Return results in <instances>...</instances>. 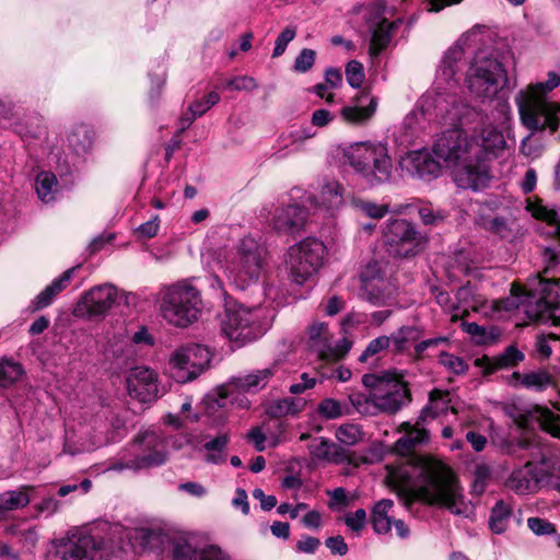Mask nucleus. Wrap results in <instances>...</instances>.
Segmentation results:
<instances>
[{
	"mask_svg": "<svg viewBox=\"0 0 560 560\" xmlns=\"http://www.w3.org/2000/svg\"><path fill=\"white\" fill-rule=\"evenodd\" d=\"M504 145L502 132L492 126L481 128L471 137L463 129H448L435 140L433 152L453 168L457 187L478 191L490 182L486 160L497 155Z\"/></svg>",
	"mask_w": 560,
	"mask_h": 560,
	"instance_id": "1",
	"label": "nucleus"
},
{
	"mask_svg": "<svg viewBox=\"0 0 560 560\" xmlns=\"http://www.w3.org/2000/svg\"><path fill=\"white\" fill-rule=\"evenodd\" d=\"M413 469L416 485L427 503L443 506L458 516L468 517L472 513V504L465 499L456 477L445 464L421 459Z\"/></svg>",
	"mask_w": 560,
	"mask_h": 560,
	"instance_id": "2",
	"label": "nucleus"
},
{
	"mask_svg": "<svg viewBox=\"0 0 560 560\" xmlns=\"http://www.w3.org/2000/svg\"><path fill=\"white\" fill-rule=\"evenodd\" d=\"M560 85V75L550 71L546 82H537L527 91H520L515 97L523 125L532 130L559 128L560 104L551 102L546 94Z\"/></svg>",
	"mask_w": 560,
	"mask_h": 560,
	"instance_id": "3",
	"label": "nucleus"
},
{
	"mask_svg": "<svg viewBox=\"0 0 560 560\" xmlns=\"http://www.w3.org/2000/svg\"><path fill=\"white\" fill-rule=\"evenodd\" d=\"M469 92L477 98L491 100L508 83L506 71L491 46L478 48L466 74Z\"/></svg>",
	"mask_w": 560,
	"mask_h": 560,
	"instance_id": "4",
	"label": "nucleus"
},
{
	"mask_svg": "<svg viewBox=\"0 0 560 560\" xmlns=\"http://www.w3.org/2000/svg\"><path fill=\"white\" fill-rule=\"evenodd\" d=\"M362 384L371 389L373 408L381 412L394 415L411 401L407 383L395 371L364 374Z\"/></svg>",
	"mask_w": 560,
	"mask_h": 560,
	"instance_id": "5",
	"label": "nucleus"
},
{
	"mask_svg": "<svg viewBox=\"0 0 560 560\" xmlns=\"http://www.w3.org/2000/svg\"><path fill=\"white\" fill-rule=\"evenodd\" d=\"M346 156L369 186L382 185L392 178V161L387 148L382 143H355L347 151Z\"/></svg>",
	"mask_w": 560,
	"mask_h": 560,
	"instance_id": "6",
	"label": "nucleus"
},
{
	"mask_svg": "<svg viewBox=\"0 0 560 560\" xmlns=\"http://www.w3.org/2000/svg\"><path fill=\"white\" fill-rule=\"evenodd\" d=\"M265 249L252 237L241 240L225 260L229 280L240 290L258 283L262 270Z\"/></svg>",
	"mask_w": 560,
	"mask_h": 560,
	"instance_id": "7",
	"label": "nucleus"
},
{
	"mask_svg": "<svg viewBox=\"0 0 560 560\" xmlns=\"http://www.w3.org/2000/svg\"><path fill=\"white\" fill-rule=\"evenodd\" d=\"M163 317L178 327H186L197 320L201 311V299L198 290L186 283L178 282L162 291L160 306Z\"/></svg>",
	"mask_w": 560,
	"mask_h": 560,
	"instance_id": "8",
	"label": "nucleus"
},
{
	"mask_svg": "<svg viewBox=\"0 0 560 560\" xmlns=\"http://www.w3.org/2000/svg\"><path fill=\"white\" fill-rule=\"evenodd\" d=\"M526 315L535 322L560 325L555 310L560 304V279L547 280L540 276L529 280L526 289Z\"/></svg>",
	"mask_w": 560,
	"mask_h": 560,
	"instance_id": "9",
	"label": "nucleus"
},
{
	"mask_svg": "<svg viewBox=\"0 0 560 560\" xmlns=\"http://www.w3.org/2000/svg\"><path fill=\"white\" fill-rule=\"evenodd\" d=\"M383 238L389 255L408 258L418 255L428 243L415 223L406 219H389L383 229Z\"/></svg>",
	"mask_w": 560,
	"mask_h": 560,
	"instance_id": "10",
	"label": "nucleus"
},
{
	"mask_svg": "<svg viewBox=\"0 0 560 560\" xmlns=\"http://www.w3.org/2000/svg\"><path fill=\"white\" fill-rule=\"evenodd\" d=\"M325 250L324 243L313 237L291 246L285 260L291 281L299 285L307 282L320 268Z\"/></svg>",
	"mask_w": 560,
	"mask_h": 560,
	"instance_id": "11",
	"label": "nucleus"
},
{
	"mask_svg": "<svg viewBox=\"0 0 560 560\" xmlns=\"http://www.w3.org/2000/svg\"><path fill=\"white\" fill-rule=\"evenodd\" d=\"M259 313V307L228 308L221 319L223 335L238 347L258 339L265 334Z\"/></svg>",
	"mask_w": 560,
	"mask_h": 560,
	"instance_id": "12",
	"label": "nucleus"
},
{
	"mask_svg": "<svg viewBox=\"0 0 560 560\" xmlns=\"http://www.w3.org/2000/svg\"><path fill=\"white\" fill-rule=\"evenodd\" d=\"M133 458L118 460L108 469L121 471L124 469L141 470L161 466L166 462L167 453L164 441L154 432H143L136 436L133 444Z\"/></svg>",
	"mask_w": 560,
	"mask_h": 560,
	"instance_id": "13",
	"label": "nucleus"
},
{
	"mask_svg": "<svg viewBox=\"0 0 560 560\" xmlns=\"http://www.w3.org/2000/svg\"><path fill=\"white\" fill-rule=\"evenodd\" d=\"M210 350L201 345H187L178 348L171 357L172 376L178 383L195 380L209 365Z\"/></svg>",
	"mask_w": 560,
	"mask_h": 560,
	"instance_id": "14",
	"label": "nucleus"
},
{
	"mask_svg": "<svg viewBox=\"0 0 560 560\" xmlns=\"http://www.w3.org/2000/svg\"><path fill=\"white\" fill-rule=\"evenodd\" d=\"M125 294L110 283L96 285L86 291L74 310L77 316L103 317Z\"/></svg>",
	"mask_w": 560,
	"mask_h": 560,
	"instance_id": "15",
	"label": "nucleus"
},
{
	"mask_svg": "<svg viewBox=\"0 0 560 560\" xmlns=\"http://www.w3.org/2000/svg\"><path fill=\"white\" fill-rule=\"evenodd\" d=\"M96 550L93 536L72 533L60 539L56 553L62 560H94Z\"/></svg>",
	"mask_w": 560,
	"mask_h": 560,
	"instance_id": "16",
	"label": "nucleus"
},
{
	"mask_svg": "<svg viewBox=\"0 0 560 560\" xmlns=\"http://www.w3.org/2000/svg\"><path fill=\"white\" fill-rule=\"evenodd\" d=\"M127 389L142 402L155 399L159 392L156 373L147 366L133 368L127 377Z\"/></svg>",
	"mask_w": 560,
	"mask_h": 560,
	"instance_id": "17",
	"label": "nucleus"
},
{
	"mask_svg": "<svg viewBox=\"0 0 560 560\" xmlns=\"http://www.w3.org/2000/svg\"><path fill=\"white\" fill-rule=\"evenodd\" d=\"M366 23L368 30L371 33L370 54L376 56L389 44L393 33L398 27L400 20L388 22L377 8L369 13Z\"/></svg>",
	"mask_w": 560,
	"mask_h": 560,
	"instance_id": "18",
	"label": "nucleus"
},
{
	"mask_svg": "<svg viewBox=\"0 0 560 560\" xmlns=\"http://www.w3.org/2000/svg\"><path fill=\"white\" fill-rule=\"evenodd\" d=\"M477 37L478 34L475 31H471L463 35L455 45L446 51L438 72L441 80L446 83H451L455 80V77L460 69L459 62L463 60L466 49L469 48L471 44H476L478 42Z\"/></svg>",
	"mask_w": 560,
	"mask_h": 560,
	"instance_id": "19",
	"label": "nucleus"
},
{
	"mask_svg": "<svg viewBox=\"0 0 560 560\" xmlns=\"http://www.w3.org/2000/svg\"><path fill=\"white\" fill-rule=\"evenodd\" d=\"M544 482H546L544 466L537 468L530 462H527L523 467L512 471L506 480V487L518 494H527L544 487Z\"/></svg>",
	"mask_w": 560,
	"mask_h": 560,
	"instance_id": "20",
	"label": "nucleus"
},
{
	"mask_svg": "<svg viewBox=\"0 0 560 560\" xmlns=\"http://www.w3.org/2000/svg\"><path fill=\"white\" fill-rule=\"evenodd\" d=\"M401 165L412 177L427 182L436 178L441 173L440 162L424 151L409 153Z\"/></svg>",
	"mask_w": 560,
	"mask_h": 560,
	"instance_id": "21",
	"label": "nucleus"
},
{
	"mask_svg": "<svg viewBox=\"0 0 560 560\" xmlns=\"http://www.w3.org/2000/svg\"><path fill=\"white\" fill-rule=\"evenodd\" d=\"M425 424H420L419 418L411 424L410 422H402L400 424L404 435L395 443V451L407 456L416 451L418 447L429 442V431L425 429Z\"/></svg>",
	"mask_w": 560,
	"mask_h": 560,
	"instance_id": "22",
	"label": "nucleus"
},
{
	"mask_svg": "<svg viewBox=\"0 0 560 560\" xmlns=\"http://www.w3.org/2000/svg\"><path fill=\"white\" fill-rule=\"evenodd\" d=\"M279 362L273 361L268 366L256 369L243 376L234 377L232 384L236 389L246 393H258L264 389L279 371Z\"/></svg>",
	"mask_w": 560,
	"mask_h": 560,
	"instance_id": "23",
	"label": "nucleus"
},
{
	"mask_svg": "<svg viewBox=\"0 0 560 560\" xmlns=\"http://www.w3.org/2000/svg\"><path fill=\"white\" fill-rule=\"evenodd\" d=\"M307 215V210L300 205L280 207L273 217V228L278 232L294 233L305 225Z\"/></svg>",
	"mask_w": 560,
	"mask_h": 560,
	"instance_id": "24",
	"label": "nucleus"
},
{
	"mask_svg": "<svg viewBox=\"0 0 560 560\" xmlns=\"http://www.w3.org/2000/svg\"><path fill=\"white\" fill-rule=\"evenodd\" d=\"M450 107L445 112V120L453 126L452 129H463L475 122H479L483 119L480 112L468 105L462 100L453 97L451 101H446Z\"/></svg>",
	"mask_w": 560,
	"mask_h": 560,
	"instance_id": "25",
	"label": "nucleus"
},
{
	"mask_svg": "<svg viewBox=\"0 0 560 560\" xmlns=\"http://www.w3.org/2000/svg\"><path fill=\"white\" fill-rule=\"evenodd\" d=\"M377 108V98L368 91H362L354 100L353 105L345 106L341 116L348 122L360 124L369 120Z\"/></svg>",
	"mask_w": 560,
	"mask_h": 560,
	"instance_id": "26",
	"label": "nucleus"
},
{
	"mask_svg": "<svg viewBox=\"0 0 560 560\" xmlns=\"http://www.w3.org/2000/svg\"><path fill=\"white\" fill-rule=\"evenodd\" d=\"M524 354L516 347L509 346L504 352L495 358L483 355L475 360V365L482 369L485 375H490L497 370L510 369L524 360Z\"/></svg>",
	"mask_w": 560,
	"mask_h": 560,
	"instance_id": "27",
	"label": "nucleus"
},
{
	"mask_svg": "<svg viewBox=\"0 0 560 560\" xmlns=\"http://www.w3.org/2000/svg\"><path fill=\"white\" fill-rule=\"evenodd\" d=\"M533 457L544 466L546 482L544 487H549L560 491V455L556 454L549 447H541L537 454L532 453Z\"/></svg>",
	"mask_w": 560,
	"mask_h": 560,
	"instance_id": "28",
	"label": "nucleus"
},
{
	"mask_svg": "<svg viewBox=\"0 0 560 560\" xmlns=\"http://www.w3.org/2000/svg\"><path fill=\"white\" fill-rule=\"evenodd\" d=\"M508 383L514 387L521 385L527 389L541 392L553 384V378L547 371L537 370L524 374L514 372L509 376Z\"/></svg>",
	"mask_w": 560,
	"mask_h": 560,
	"instance_id": "29",
	"label": "nucleus"
},
{
	"mask_svg": "<svg viewBox=\"0 0 560 560\" xmlns=\"http://www.w3.org/2000/svg\"><path fill=\"white\" fill-rule=\"evenodd\" d=\"M307 448L310 454L318 459L343 463L348 458L346 450L324 438L313 439Z\"/></svg>",
	"mask_w": 560,
	"mask_h": 560,
	"instance_id": "30",
	"label": "nucleus"
},
{
	"mask_svg": "<svg viewBox=\"0 0 560 560\" xmlns=\"http://www.w3.org/2000/svg\"><path fill=\"white\" fill-rule=\"evenodd\" d=\"M79 266L67 269L49 285H47L34 301L35 310H42L50 305L58 293L67 288Z\"/></svg>",
	"mask_w": 560,
	"mask_h": 560,
	"instance_id": "31",
	"label": "nucleus"
},
{
	"mask_svg": "<svg viewBox=\"0 0 560 560\" xmlns=\"http://www.w3.org/2000/svg\"><path fill=\"white\" fill-rule=\"evenodd\" d=\"M94 140L95 132L93 128L85 124L74 126L68 136L69 147L78 155L89 153Z\"/></svg>",
	"mask_w": 560,
	"mask_h": 560,
	"instance_id": "32",
	"label": "nucleus"
},
{
	"mask_svg": "<svg viewBox=\"0 0 560 560\" xmlns=\"http://www.w3.org/2000/svg\"><path fill=\"white\" fill-rule=\"evenodd\" d=\"M31 490H33V486L25 485L16 490L0 493V514L25 508L31 501Z\"/></svg>",
	"mask_w": 560,
	"mask_h": 560,
	"instance_id": "33",
	"label": "nucleus"
},
{
	"mask_svg": "<svg viewBox=\"0 0 560 560\" xmlns=\"http://www.w3.org/2000/svg\"><path fill=\"white\" fill-rule=\"evenodd\" d=\"M305 406L304 398L284 397L271 401L266 408V413L271 418L294 416L304 410Z\"/></svg>",
	"mask_w": 560,
	"mask_h": 560,
	"instance_id": "34",
	"label": "nucleus"
},
{
	"mask_svg": "<svg viewBox=\"0 0 560 560\" xmlns=\"http://www.w3.org/2000/svg\"><path fill=\"white\" fill-rule=\"evenodd\" d=\"M450 393L434 389L430 393L429 404L422 409L419 420L420 424L427 423L430 419H435L445 413L450 408Z\"/></svg>",
	"mask_w": 560,
	"mask_h": 560,
	"instance_id": "35",
	"label": "nucleus"
},
{
	"mask_svg": "<svg viewBox=\"0 0 560 560\" xmlns=\"http://www.w3.org/2000/svg\"><path fill=\"white\" fill-rule=\"evenodd\" d=\"M529 415L540 429L551 436L560 439V415L553 413L551 410L541 406L533 407Z\"/></svg>",
	"mask_w": 560,
	"mask_h": 560,
	"instance_id": "36",
	"label": "nucleus"
},
{
	"mask_svg": "<svg viewBox=\"0 0 560 560\" xmlns=\"http://www.w3.org/2000/svg\"><path fill=\"white\" fill-rule=\"evenodd\" d=\"M394 502L389 499L378 501L372 510L373 528L377 534H387L392 528L393 518L388 516Z\"/></svg>",
	"mask_w": 560,
	"mask_h": 560,
	"instance_id": "37",
	"label": "nucleus"
},
{
	"mask_svg": "<svg viewBox=\"0 0 560 560\" xmlns=\"http://www.w3.org/2000/svg\"><path fill=\"white\" fill-rule=\"evenodd\" d=\"M132 538L144 549H160L166 539V535L158 528L140 527L135 530Z\"/></svg>",
	"mask_w": 560,
	"mask_h": 560,
	"instance_id": "38",
	"label": "nucleus"
},
{
	"mask_svg": "<svg viewBox=\"0 0 560 560\" xmlns=\"http://www.w3.org/2000/svg\"><path fill=\"white\" fill-rule=\"evenodd\" d=\"M388 337L393 343L394 351L402 353L410 343L420 339L421 331L416 326H401Z\"/></svg>",
	"mask_w": 560,
	"mask_h": 560,
	"instance_id": "39",
	"label": "nucleus"
},
{
	"mask_svg": "<svg viewBox=\"0 0 560 560\" xmlns=\"http://www.w3.org/2000/svg\"><path fill=\"white\" fill-rule=\"evenodd\" d=\"M512 516L511 506L504 501L500 500L491 510L489 518V526L495 534H502L509 526Z\"/></svg>",
	"mask_w": 560,
	"mask_h": 560,
	"instance_id": "40",
	"label": "nucleus"
},
{
	"mask_svg": "<svg viewBox=\"0 0 560 560\" xmlns=\"http://www.w3.org/2000/svg\"><path fill=\"white\" fill-rule=\"evenodd\" d=\"M311 347L322 359L324 352L330 349V335L328 326L324 323L313 324L308 329Z\"/></svg>",
	"mask_w": 560,
	"mask_h": 560,
	"instance_id": "41",
	"label": "nucleus"
},
{
	"mask_svg": "<svg viewBox=\"0 0 560 560\" xmlns=\"http://www.w3.org/2000/svg\"><path fill=\"white\" fill-rule=\"evenodd\" d=\"M56 176L50 172H40L36 176L35 189L43 202H50L55 199Z\"/></svg>",
	"mask_w": 560,
	"mask_h": 560,
	"instance_id": "42",
	"label": "nucleus"
},
{
	"mask_svg": "<svg viewBox=\"0 0 560 560\" xmlns=\"http://www.w3.org/2000/svg\"><path fill=\"white\" fill-rule=\"evenodd\" d=\"M351 203L355 211L375 220L384 218L389 211L388 206L385 203L381 205L360 198H353Z\"/></svg>",
	"mask_w": 560,
	"mask_h": 560,
	"instance_id": "43",
	"label": "nucleus"
},
{
	"mask_svg": "<svg viewBox=\"0 0 560 560\" xmlns=\"http://www.w3.org/2000/svg\"><path fill=\"white\" fill-rule=\"evenodd\" d=\"M320 200L324 207L329 210L339 208L342 205V187L338 182H327L320 191Z\"/></svg>",
	"mask_w": 560,
	"mask_h": 560,
	"instance_id": "44",
	"label": "nucleus"
},
{
	"mask_svg": "<svg viewBox=\"0 0 560 560\" xmlns=\"http://www.w3.org/2000/svg\"><path fill=\"white\" fill-rule=\"evenodd\" d=\"M230 441V436L228 433L219 434L217 438L205 443L203 447L208 452L206 456V462L211 464H219L225 460L222 452L226 447Z\"/></svg>",
	"mask_w": 560,
	"mask_h": 560,
	"instance_id": "45",
	"label": "nucleus"
},
{
	"mask_svg": "<svg viewBox=\"0 0 560 560\" xmlns=\"http://www.w3.org/2000/svg\"><path fill=\"white\" fill-rule=\"evenodd\" d=\"M390 343V338L388 336H380L372 339L358 360L360 362H369L370 360L376 361L381 358V354L389 348Z\"/></svg>",
	"mask_w": 560,
	"mask_h": 560,
	"instance_id": "46",
	"label": "nucleus"
},
{
	"mask_svg": "<svg viewBox=\"0 0 560 560\" xmlns=\"http://www.w3.org/2000/svg\"><path fill=\"white\" fill-rule=\"evenodd\" d=\"M23 374V366L12 360L0 361V387H8L15 383Z\"/></svg>",
	"mask_w": 560,
	"mask_h": 560,
	"instance_id": "47",
	"label": "nucleus"
},
{
	"mask_svg": "<svg viewBox=\"0 0 560 560\" xmlns=\"http://www.w3.org/2000/svg\"><path fill=\"white\" fill-rule=\"evenodd\" d=\"M336 438L340 443L351 446L362 439V431L357 424H342L338 428Z\"/></svg>",
	"mask_w": 560,
	"mask_h": 560,
	"instance_id": "48",
	"label": "nucleus"
},
{
	"mask_svg": "<svg viewBox=\"0 0 560 560\" xmlns=\"http://www.w3.org/2000/svg\"><path fill=\"white\" fill-rule=\"evenodd\" d=\"M491 468L486 464H479L474 470L472 493L480 495L485 492L491 479Z\"/></svg>",
	"mask_w": 560,
	"mask_h": 560,
	"instance_id": "49",
	"label": "nucleus"
},
{
	"mask_svg": "<svg viewBox=\"0 0 560 560\" xmlns=\"http://www.w3.org/2000/svg\"><path fill=\"white\" fill-rule=\"evenodd\" d=\"M173 560H196V549L184 538H176L172 541Z\"/></svg>",
	"mask_w": 560,
	"mask_h": 560,
	"instance_id": "50",
	"label": "nucleus"
},
{
	"mask_svg": "<svg viewBox=\"0 0 560 560\" xmlns=\"http://www.w3.org/2000/svg\"><path fill=\"white\" fill-rule=\"evenodd\" d=\"M480 225L489 232H492L500 237H506L511 233L508 221L503 217L494 218H480Z\"/></svg>",
	"mask_w": 560,
	"mask_h": 560,
	"instance_id": "51",
	"label": "nucleus"
},
{
	"mask_svg": "<svg viewBox=\"0 0 560 560\" xmlns=\"http://www.w3.org/2000/svg\"><path fill=\"white\" fill-rule=\"evenodd\" d=\"M383 276L384 271L378 261H370L363 267L360 273L362 285L382 282Z\"/></svg>",
	"mask_w": 560,
	"mask_h": 560,
	"instance_id": "52",
	"label": "nucleus"
},
{
	"mask_svg": "<svg viewBox=\"0 0 560 560\" xmlns=\"http://www.w3.org/2000/svg\"><path fill=\"white\" fill-rule=\"evenodd\" d=\"M364 70L361 62L357 60H351L347 63L346 67V79L347 82L354 89H358L362 85L364 81Z\"/></svg>",
	"mask_w": 560,
	"mask_h": 560,
	"instance_id": "53",
	"label": "nucleus"
},
{
	"mask_svg": "<svg viewBox=\"0 0 560 560\" xmlns=\"http://www.w3.org/2000/svg\"><path fill=\"white\" fill-rule=\"evenodd\" d=\"M384 281L374 282L373 284L361 285L362 295L374 305H382L385 301L383 292Z\"/></svg>",
	"mask_w": 560,
	"mask_h": 560,
	"instance_id": "54",
	"label": "nucleus"
},
{
	"mask_svg": "<svg viewBox=\"0 0 560 560\" xmlns=\"http://www.w3.org/2000/svg\"><path fill=\"white\" fill-rule=\"evenodd\" d=\"M317 411L326 419H336L343 413L341 404L332 398L323 399L317 407Z\"/></svg>",
	"mask_w": 560,
	"mask_h": 560,
	"instance_id": "55",
	"label": "nucleus"
},
{
	"mask_svg": "<svg viewBox=\"0 0 560 560\" xmlns=\"http://www.w3.org/2000/svg\"><path fill=\"white\" fill-rule=\"evenodd\" d=\"M258 88L257 81L249 75L234 77L225 82V89L232 91L252 92Z\"/></svg>",
	"mask_w": 560,
	"mask_h": 560,
	"instance_id": "56",
	"label": "nucleus"
},
{
	"mask_svg": "<svg viewBox=\"0 0 560 560\" xmlns=\"http://www.w3.org/2000/svg\"><path fill=\"white\" fill-rule=\"evenodd\" d=\"M316 58V52L310 48H303L294 60V70L300 73H305L312 69Z\"/></svg>",
	"mask_w": 560,
	"mask_h": 560,
	"instance_id": "57",
	"label": "nucleus"
},
{
	"mask_svg": "<svg viewBox=\"0 0 560 560\" xmlns=\"http://www.w3.org/2000/svg\"><path fill=\"white\" fill-rule=\"evenodd\" d=\"M440 361L446 369L457 375L465 374L468 371V364L463 358L442 352Z\"/></svg>",
	"mask_w": 560,
	"mask_h": 560,
	"instance_id": "58",
	"label": "nucleus"
},
{
	"mask_svg": "<svg viewBox=\"0 0 560 560\" xmlns=\"http://www.w3.org/2000/svg\"><path fill=\"white\" fill-rule=\"evenodd\" d=\"M352 342L343 337L336 345H332L330 341V349L327 352H324L322 359L323 360H340L343 358L351 349Z\"/></svg>",
	"mask_w": 560,
	"mask_h": 560,
	"instance_id": "59",
	"label": "nucleus"
},
{
	"mask_svg": "<svg viewBox=\"0 0 560 560\" xmlns=\"http://www.w3.org/2000/svg\"><path fill=\"white\" fill-rule=\"evenodd\" d=\"M529 130L532 132L529 136H527L526 138L523 139L521 147H520V151L524 156H526L530 160H535V159H538L542 154L544 145L538 141L532 140V136L535 130H532V129H529Z\"/></svg>",
	"mask_w": 560,
	"mask_h": 560,
	"instance_id": "60",
	"label": "nucleus"
},
{
	"mask_svg": "<svg viewBox=\"0 0 560 560\" xmlns=\"http://www.w3.org/2000/svg\"><path fill=\"white\" fill-rule=\"evenodd\" d=\"M295 35H296L295 27H291V26L285 27L276 39L275 48L272 51V57L278 58L281 55H283V52L287 49L288 44L294 39Z\"/></svg>",
	"mask_w": 560,
	"mask_h": 560,
	"instance_id": "61",
	"label": "nucleus"
},
{
	"mask_svg": "<svg viewBox=\"0 0 560 560\" xmlns=\"http://www.w3.org/2000/svg\"><path fill=\"white\" fill-rule=\"evenodd\" d=\"M527 526L537 536L556 534L555 525L545 518L529 517Z\"/></svg>",
	"mask_w": 560,
	"mask_h": 560,
	"instance_id": "62",
	"label": "nucleus"
},
{
	"mask_svg": "<svg viewBox=\"0 0 560 560\" xmlns=\"http://www.w3.org/2000/svg\"><path fill=\"white\" fill-rule=\"evenodd\" d=\"M349 400L359 413H361V415H372L373 413L371 411V408L373 407V404L371 400V392L369 393L368 396L360 394V393L350 394Z\"/></svg>",
	"mask_w": 560,
	"mask_h": 560,
	"instance_id": "63",
	"label": "nucleus"
},
{
	"mask_svg": "<svg viewBox=\"0 0 560 560\" xmlns=\"http://www.w3.org/2000/svg\"><path fill=\"white\" fill-rule=\"evenodd\" d=\"M418 214L422 221L423 224L430 225V224H438L446 218V213L441 210L434 211L429 206H422L418 209Z\"/></svg>",
	"mask_w": 560,
	"mask_h": 560,
	"instance_id": "64",
	"label": "nucleus"
}]
</instances>
